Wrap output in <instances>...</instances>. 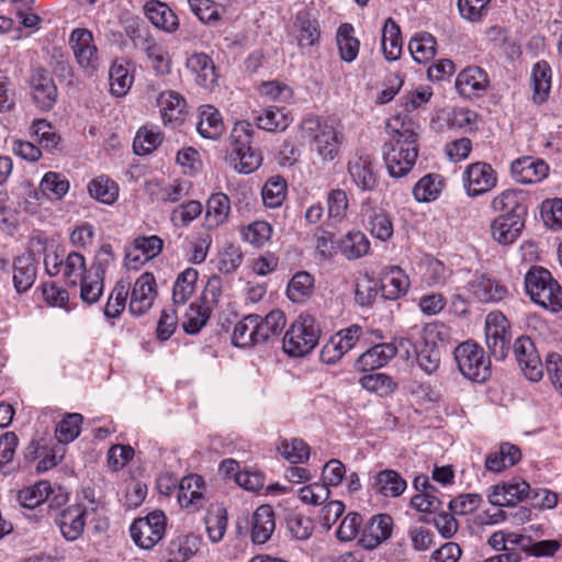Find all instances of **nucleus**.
<instances>
[{
    "label": "nucleus",
    "instance_id": "nucleus-52",
    "mask_svg": "<svg viewBox=\"0 0 562 562\" xmlns=\"http://www.w3.org/2000/svg\"><path fill=\"white\" fill-rule=\"evenodd\" d=\"M80 299L89 305L97 303L103 294L104 278L88 271L79 279Z\"/></svg>",
    "mask_w": 562,
    "mask_h": 562
},
{
    "label": "nucleus",
    "instance_id": "nucleus-29",
    "mask_svg": "<svg viewBox=\"0 0 562 562\" xmlns=\"http://www.w3.org/2000/svg\"><path fill=\"white\" fill-rule=\"evenodd\" d=\"M409 286L408 277L397 266L387 267L381 277V292L387 300H396L404 295Z\"/></svg>",
    "mask_w": 562,
    "mask_h": 562
},
{
    "label": "nucleus",
    "instance_id": "nucleus-8",
    "mask_svg": "<svg viewBox=\"0 0 562 562\" xmlns=\"http://www.w3.org/2000/svg\"><path fill=\"white\" fill-rule=\"evenodd\" d=\"M166 516L161 510L149 513L146 517L137 518L130 527L134 543L140 549H151L165 536Z\"/></svg>",
    "mask_w": 562,
    "mask_h": 562
},
{
    "label": "nucleus",
    "instance_id": "nucleus-39",
    "mask_svg": "<svg viewBox=\"0 0 562 562\" xmlns=\"http://www.w3.org/2000/svg\"><path fill=\"white\" fill-rule=\"evenodd\" d=\"M436 38L427 32L416 33L408 43V50L415 61L426 64L436 54Z\"/></svg>",
    "mask_w": 562,
    "mask_h": 562
},
{
    "label": "nucleus",
    "instance_id": "nucleus-46",
    "mask_svg": "<svg viewBox=\"0 0 562 562\" xmlns=\"http://www.w3.org/2000/svg\"><path fill=\"white\" fill-rule=\"evenodd\" d=\"M88 191L91 198L104 204H113L119 196L117 184L108 177H98L88 184Z\"/></svg>",
    "mask_w": 562,
    "mask_h": 562
},
{
    "label": "nucleus",
    "instance_id": "nucleus-30",
    "mask_svg": "<svg viewBox=\"0 0 562 562\" xmlns=\"http://www.w3.org/2000/svg\"><path fill=\"white\" fill-rule=\"evenodd\" d=\"M471 293L483 303L498 302L507 293V289L498 281L486 276L476 277L469 283Z\"/></svg>",
    "mask_w": 562,
    "mask_h": 562
},
{
    "label": "nucleus",
    "instance_id": "nucleus-43",
    "mask_svg": "<svg viewBox=\"0 0 562 562\" xmlns=\"http://www.w3.org/2000/svg\"><path fill=\"white\" fill-rule=\"evenodd\" d=\"M339 249L347 259H358L368 254L370 241L360 231L349 232L340 240Z\"/></svg>",
    "mask_w": 562,
    "mask_h": 562
},
{
    "label": "nucleus",
    "instance_id": "nucleus-2",
    "mask_svg": "<svg viewBox=\"0 0 562 562\" xmlns=\"http://www.w3.org/2000/svg\"><path fill=\"white\" fill-rule=\"evenodd\" d=\"M302 135L324 161H331L338 155L344 135L333 121L306 117L301 124Z\"/></svg>",
    "mask_w": 562,
    "mask_h": 562
},
{
    "label": "nucleus",
    "instance_id": "nucleus-34",
    "mask_svg": "<svg viewBox=\"0 0 562 562\" xmlns=\"http://www.w3.org/2000/svg\"><path fill=\"white\" fill-rule=\"evenodd\" d=\"M229 213V198L222 192L213 193L206 202L205 226L207 228H215L224 224Z\"/></svg>",
    "mask_w": 562,
    "mask_h": 562
},
{
    "label": "nucleus",
    "instance_id": "nucleus-63",
    "mask_svg": "<svg viewBox=\"0 0 562 562\" xmlns=\"http://www.w3.org/2000/svg\"><path fill=\"white\" fill-rule=\"evenodd\" d=\"M441 190V181L438 175L424 176L413 189L414 196L419 202L436 200Z\"/></svg>",
    "mask_w": 562,
    "mask_h": 562
},
{
    "label": "nucleus",
    "instance_id": "nucleus-49",
    "mask_svg": "<svg viewBox=\"0 0 562 562\" xmlns=\"http://www.w3.org/2000/svg\"><path fill=\"white\" fill-rule=\"evenodd\" d=\"M88 268L86 266L85 257L77 252L70 251L63 259L61 272L67 283L71 286H76L79 282V279L82 278L87 272Z\"/></svg>",
    "mask_w": 562,
    "mask_h": 562
},
{
    "label": "nucleus",
    "instance_id": "nucleus-24",
    "mask_svg": "<svg viewBox=\"0 0 562 562\" xmlns=\"http://www.w3.org/2000/svg\"><path fill=\"white\" fill-rule=\"evenodd\" d=\"M144 11L155 27L167 33L178 30L179 19L165 2L158 0L148 1L144 7Z\"/></svg>",
    "mask_w": 562,
    "mask_h": 562
},
{
    "label": "nucleus",
    "instance_id": "nucleus-22",
    "mask_svg": "<svg viewBox=\"0 0 562 562\" xmlns=\"http://www.w3.org/2000/svg\"><path fill=\"white\" fill-rule=\"evenodd\" d=\"M37 267L34 254L26 251L13 261V284L19 293L26 292L36 280Z\"/></svg>",
    "mask_w": 562,
    "mask_h": 562
},
{
    "label": "nucleus",
    "instance_id": "nucleus-41",
    "mask_svg": "<svg viewBox=\"0 0 562 562\" xmlns=\"http://www.w3.org/2000/svg\"><path fill=\"white\" fill-rule=\"evenodd\" d=\"M355 29L349 23L341 24L336 33V42L340 58L346 63L353 61L359 53L360 42L355 37Z\"/></svg>",
    "mask_w": 562,
    "mask_h": 562
},
{
    "label": "nucleus",
    "instance_id": "nucleus-4",
    "mask_svg": "<svg viewBox=\"0 0 562 562\" xmlns=\"http://www.w3.org/2000/svg\"><path fill=\"white\" fill-rule=\"evenodd\" d=\"M252 134L254 128L247 121L237 122L231 134L229 164L245 175L257 170L262 162L261 154L251 146Z\"/></svg>",
    "mask_w": 562,
    "mask_h": 562
},
{
    "label": "nucleus",
    "instance_id": "nucleus-38",
    "mask_svg": "<svg viewBox=\"0 0 562 562\" xmlns=\"http://www.w3.org/2000/svg\"><path fill=\"white\" fill-rule=\"evenodd\" d=\"M533 94L532 100L537 104L543 103L551 89V67L548 61L540 60L533 65L532 74Z\"/></svg>",
    "mask_w": 562,
    "mask_h": 562
},
{
    "label": "nucleus",
    "instance_id": "nucleus-53",
    "mask_svg": "<svg viewBox=\"0 0 562 562\" xmlns=\"http://www.w3.org/2000/svg\"><path fill=\"white\" fill-rule=\"evenodd\" d=\"M204 521L210 540L212 542L221 541L227 527L226 509L222 506H216L209 509Z\"/></svg>",
    "mask_w": 562,
    "mask_h": 562
},
{
    "label": "nucleus",
    "instance_id": "nucleus-5",
    "mask_svg": "<svg viewBox=\"0 0 562 562\" xmlns=\"http://www.w3.org/2000/svg\"><path fill=\"white\" fill-rule=\"evenodd\" d=\"M321 328L316 319L308 314H301L292 323L283 337V350L292 357L310 353L318 344Z\"/></svg>",
    "mask_w": 562,
    "mask_h": 562
},
{
    "label": "nucleus",
    "instance_id": "nucleus-36",
    "mask_svg": "<svg viewBox=\"0 0 562 562\" xmlns=\"http://www.w3.org/2000/svg\"><path fill=\"white\" fill-rule=\"evenodd\" d=\"M296 41L301 48L316 45L321 37L318 22L311 19L310 14L301 11L296 14L295 22Z\"/></svg>",
    "mask_w": 562,
    "mask_h": 562
},
{
    "label": "nucleus",
    "instance_id": "nucleus-42",
    "mask_svg": "<svg viewBox=\"0 0 562 562\" xmlns=\"http://www.w3.org/2000/svg\"><path fill=\"white\" fill-rule=\"evenodd\" d=\"M130 289L131 282L128 280L121 279L116 281L104 306L103 313L106 318H116L121 315L125 308Z\"/></svg>",
    "mask_w": 562,
    "mask_h": 562
},
{
    "label": "nucleus",
    "instance_id": "nucleus-9",
    "mask_svg": "<svg viewBox=\"0 0 562 562\" xmlns=\"http://www.w3.org/2000/svg\"><path fill=\"white\" fill-rule=\"evenodd\" d=\"M29 85L37 108L42 111L52 110L57 100V87L50 72L43 67L32 68Z\"/></svg>",
    "mask_w": 562,
    "mask_h": 562
},
{
    "label": "nucleus",
    "instance_id": "nucleus-3",
    "mask_svg": "<svg viewBox=\"0 0 562 562\" xmlns=\"http://www.w3.org/2000/svg\"><path fill=\"white\" fill-rule=\"evenodd\" d=\"M525 289L537 305L553 313L562 310V288L548 269L530 267L525 274Z\"/></svg>",
    "mask_w": 562,
    "mask_h": 562
},
{
    "label": "nucleus",
    "instance_id": "nucleus-44",
    "mask_svg": "<svg viewBox=\"0 0 562 562\" xmlns=\"http://www.w3.org/2000/svg\"><path fill=\"white\" fill-rule=\"evenodd\" d=\"M367 228L375 238L385 241L393 235V223L390 216L380 209H372L367 214Z\"/></svg>",
    "mask_w": 562,
    "mask_h": 562
},
{
    "label": "nucleus",
    "instance_id": "nucleus-61",
    "mask_svg": "<svg viewBox=\"0 0 562 562\" xmlns=\"http://www.w3.org/2000/svg\"><path fill=\"white\" fill-rule=\"evenodd\" d=\"M162 142V134L146 126L139 128L133 142L136 155H146L155 150Z\"/></svg>",
    "mask_w": 562,
    "mask_h": 562
},
{
    "label": "nucleus",
    "instance_id": "nucleus-11",
    "mask_svg": "<svg viewBox=\"0 0 562 562\" xmlns=\"http://www.w3.org/2000/svg\"><path fill=\"white\" fill-rule=\"evenodd\" d=\"M497 182L495 170L486 162H473L463 172V186L469 196L491 191Z\"/></svg>",
    "mask_w": 562,
    "mask_h": 562
},
{
    "label": "nucleus",
    "instance_id": "nucleus-18",
    "mask_svg": "<svg viewBox=\"0 0 562 562\" xmlns=\"http://www.w3.org/2000/svg\"><path fill=\"white\" fill-rule=\"evenodd\" d=\"M348 173L362 191H373L378 186V175L369 155H361L348 162Z\"/></svg>",
    "mask_w": 562,
    "mask_h": 562
},
{
    "label": "nucleus",
    "instance_id": "nucleus-62",
    "mask_svg": "<svg viewBox=\"0 0 562 562\" xmlns=\"http://www.w3.org/2000/svg\"><path fill=\"white\" fill-rule=\"evenodd\" d=\"M110 90L116 97H123L133 83V76L128 69L121 64H113L109 71Z\"/></svg>",
    "mask_w": 562,
    "mask_h": 562
},
{
    "label": "nucleus",
    "instance_id": "nucleus-56",
    "mask_svg": "<svg viewBox=\"0 0 562 562\" xmlns=\"http://www.w3.org/2000/svg\"><path fill=\"white\" fill-rule=\"evenodd\" d=\"M359 384L367 391L379 396H387L396 389V383L385 373H370L360 378Z\"/></svg>",
    "mask_w": 562,
    "mask_h": 562
},
{
    "label": "nucleus",
    "instance_id": "nucleus-16",
    "mask_svg": "<svg viewBox=\"0 0 562 562\" xmlns=\"http://www.w3.org/2000/svg\"><path fill=\"white\" fill-rule=\"evenodd\" d=\"M530 486L526 481H513L495 485L487 495L488 502L497 507H513L528 497Z\"/></svg>",
    "mask_w": 562,
    "mask_h": 562
},
{
    "label": "nucleus",
    "instance_id": "nucleus-1",
    "mask_svg": "<svg viewBox=\"0 0 562 562\" xmlns=\"http://www.w3.org/2000/svg\"><path fill=\"white\" fill-rule=\"evenodd\" d=\"M417 125L412 121L402 122L394 128L390 139L383 146V159L392 178L406 176L418 157Z\"/></svg>",
    "mask_w": 562,
    "mask_h": 562
},
{
    "label": "nucleus",
    "instance_id": "nucleus-28",
    "mask_svg": "<svg viewBox=\"0 0 562 562\" xmlns=\"http://www.w3.org/2000/svg\"><path fill=\"white\" fill-rule=\"evenodd\" d=\"M204 481L200 475L183 477L178 485L177 498L181 507L198 509L203 504Z\"/></svg>",
    "mask_w": 562,
    "mask_h": 562
},
{
    "label": "nucleus",
    "instance_id": "nucleus-64",
    "mask_svg": "<svg viewBox=\"0 0 562 562\" xmlns=\"http://www.w3.org/2000/svg\"><path fill=\"white\" fill-rule=\"evenodd\" d=\"M286 528L293 538L307 540L313 533L314 521L301 513H291L286 516Z\"/></svg>",
    "mask_w": 562,
    "mask_h": 562
},
{
    "label": "nucleus",
    "instance_id": "nucleus-6",
    "mask_svg": "<svg viewBox=\"0 0 562 562\" xmlns=\"http://www.w3.org/2000/svg\"><path fill=\"white\" fill-rule=\"evenodd\" d=\"M454 359L459 371L474 382H485L491 376V361L483 348L468 340L454 349Z\"/></svg>",
    "mask_w": 562,
    "mask_h": 562
},
{
    "label": "nucleus",
    "instance_id": "nucleus-55",
    "mask_svg": "<svg viewBox=\"0 0 562 562\" xmlns=\"http://www.w3.org/2000/svg\"><path fill=\"white\" fill-rule=\"evenodd\" d=\"M313 286V277L308 272L300 271L289 282L286 295L292 302H303L312 294Z\"/></svg>",
    "mask_w": 562,
    "mask_h": 562
},
{
    "label": "nucleus",
    "instance_id": "nucleus-19",
    "mask_svg": "<svg viewBox=\"0 0 562 562\" xmlns=\"http://www.w3.org/2000/svg\"><path fill=\"white\" fill-rule=\"evenodd\" d=\"M164 124L180 125L187 114V101L172 90L164 91L157 99Z\"/></svg>",
    "mask_w": 562,
    "mask_h": 562
},
{
    "label": "nucleus",
    "instance_id": "nucleus-7",
    "mask_svg": "<svg viewBox=\"0 0 562 562\" xmlns=\"http://www.w3.org/2000/svg\"><path fill=\"white\" fill-rule=\"evenodd\" d=\"M512 330L509 321L501 312H491L485 318V344L496 360H504L510 350Z\"/></svg>",
    "mask_w": 562,
    "mask_h": 562
},
{
    "label": "nucleus",
    "instance_id": "nucleus-15",
    "mask_svg": "<svg viewBox=\"0 0 562 562\" xmlns=\"http://www.w3.org/2000/svg\"><path fill=\"white\" fill-rule=\"evenodd\" d=\"M510 172L519 183H538L548 176L549 166L542 159L524 156L512 162Z\"/></svg>",
    "mask_w": 562,
    "mask_h": 562
},
{
    "label": "nucleus",
    "instance_id": "nucleus-35",
    "mask_svg": "<svg viewBox=\"0 0 562 562\" xmlns=\"http://www.w3.org/2000/svg\"><path fill=\"white\" fill-rule=\"evenodd\" d=\"M381 45L386 60L395 61L401 57L403 49L401 30L392 18H389L384 23Z\"/></svg>",
    "mask_w": 562,
    "mask_h": 562
},
{
    "label": "nucleus",
    "instance_id": "nucleus-23",
    "mask_svg": "<svg viewBox=\"0 0 562 562\" xmlns=\"http://www.w3.org/2000/svg\"><path fill=\"white\" fill-rule=\"evenodd\" d=\"M393 520L387 514L373 516L367 525L360 543L364 549L372 550L390 538Z\"/></svg>",
    "mask_w": 562,
    "mask_h": 562
},
{
    "label": "nucleus",
    "instance_id": "nucleus-59",
    "mask_svg": "<svg viewBox=\"0 0 562 562\" xmlns=\"http://www.w3.org/2000/svg\"><path fill=\"white\" fill-rule=\"evenodd\" d=\"M257 314H249L235 325L232 341L237 347H250L257 345L256 337L252 335L255 330Z\"/></svg>",
    "mask_w": 562,
    "mask_h": 562
},
{
    "label": "nucleus",
    "instance_id": "nucleus-58",
    "mask_svg": "<svg viewBox=\"0 0 562 562\" xmlns=\"http://www.w3.org/2000/svg\"><path fill=\"white\" fill-rule=\"evenodd\" d=\"M40 190L48 199L60 200L69 190V181L63 175L49 171L44 175Z\"/></svg>",
    "mask_w": 562,
    "mask_h": 562
},
{
    "label": "nucleus",
    "instance_id": "nucleus-17",
    "mask_svg": "<svg viewBox=\"0 0 562 562\" xmlns=\"http://www.w3.org/2000/svg\"><path fill=\"white\" fill-rule=\"evenodd\" d=\"M526 216L499 214L491 223V233L495 241L510 245L517 240L525 227Z\"/></svg>",
    "mask_w": 562,
    "mask_h": 562
},
{
    "label": "nucleus",
    "instance_id": "nucleus-48",
    "mask_svg": "<svg viewBox=\"0 0 562 562\" xmlns=\"http://www.w3.org/2000/svg\"><path fill=\"white\" fill-rule=\"evenodd\" d=\"M212 310L203 303H191L184 314L182 323L183 330L187 334H198L204 327L211 316Z\"/></svg>",
    "mask_w": 562,
    "mask_h": 562
},
{
    "label": "nucleus",
    "instance_id": "nucleus-31",
    "mask_svg": "<svg viewBox=\"0 0 562 562\" xmlns=\"http://www.w3.org/2000/svg\"><path fill=\"white\" fill-rule=\"evenodd\" d=\"M494 212L514 216H526L528 206L524 195L515 190H505L495 196L491 203Z\"/></svg>",
    "mask_w": 562,
    "mask_h": 562
},
{
    "label": "nucleus",
    "instance_id": "nucleus-12",
    "mask_svg": "<svg viewBox=\"0 0 562 562\" xmlns=\"http://www.w3.org/2000/svg\"><path fill=\"white\" fill-rule=\"evenodd\" d=\"M70 44L80 67L93 72L98 68L99 58L92 33L86 29H76L71 32Z\"/></svg>",
    "mask_w": 562,
    "mask_h": 562
},
{
    "label": "nucleus",
    "instance_id": "nucleus-40",
    "mask_svg": "<svg viewBox=\"0 0 562 562\" xmlns=\"http://www.w3.org/2000/svg\"><path fill=\"white\" fill-rule=\"evenodd\" d=\"M198 278L199 272L193 268H187L178 274L172 289L173 305H184L188 302L195 290Z\"/></svg>",
    "mask_w": 562,
    "mask_h": 562
},
{
    "label": "nucleus",
    "instance_id": "nucleus-32",
    "mask_svg": "<svg viewBox=\"0 0 562 562\" xmlns=\"http://www.w3.org/2000/svg\"><path fill=\"white\" fill-rule=\"evenodd\" d=\"M407 487L406 481L394 470L385 469L376 473L373 488L384 497L401 496Z\"/></svg>",
    "mask_w": 562,
    "mask_h": 562
},
{
    "label": "nucleus",
    "instance_id": "nucleus-13",
    "mask_svg": "<svg viewBox=\"0 0 562 562\" xmlns=\"http://www.w3.org/2000/svg\"><path fill=\"white\" fill-rule=\"evenodd\" d=\"M490 85V79L484 69L479 66H469L460 71L456 79V89L467 99L482 97Z\"/></svg>",
    "mask_w": 562,
    "mask_h": 562
},
{
    "label": "nucleus",
    "instance_id": "nucleus-21",
    "mask_svg": "<svg viewBox=\"0 0 562 562\" xmlns=\"http://www.w3.org/2000/svg\"><path fill=\"white\" fill-rule=\"evenodd\" d=\"M397 353V348L392 342H382L374 345L363 353H361L356 367L360 371H373L389 363Z\"/></svg>",
    "mask_w": 562,
    "mask_h": 562
},
{
    "label": "nucleus",
    "instance_id": "nucleus-60",
    "mask_svg": "<svg viewBox=\"0 0 562 562\" xmlns=\"http://www.w3.org/2000/svg\"><path fill=\"white\" fill-rule=\"evenodd\" d=\"M83 418L78 413L67 414L56 426L55 435L59 442L68 443L80 435Z\"/></svg>",
    "mask_w": 562,
    "mask_h": 562
},
{
    "label": "nucleus",
    "instance_id": "nucleus-47",
    "mask_svg": "<svg viewBox=\"0 0 562 562\" xmlns=\"http://www.w3.org/2000/svg\"><path fill=\"white\" fill-rule=\"evenodd\" d=\"M198 132L207 139H216L223 132V122L218 111L207 105L201 111Z\"/></svg>",
    "mask_w": 562,
    "mask_h": 562
},
{
    "label": "nucleus",
    "instance_id": "nucleus-26",
    "mask_svg": "<svg viewBox=\"0 0 562 562\" xmlns=\"http://www.w3.org/2000/svg\"><path fill=\"white\" fill-rule=\"evenodd\" d=\"M286 325L285 315L281 310H272L265 318L257 315L252 335L257 344H263L278 337Z\"/></svg>",
    "mask_w": 562,
    "mask_h": 562
},
{
    "label": "nucleus",
    "instance_id": "nucleus-27",
    "mask_svg": "<svg viewBox=\"0 0 562 562\" xmlns=\"http://www.w3.org/2000/svg\"><path fill=\"white\" fill-rule=\"evenodd\" d=\"M187 68L194 76L196 85L211 88L217 79L213 60L204 53H194L187 60Z\"/></svg>",
    "mask_w": 562,
    "mask_h": 562
},
{
    "label": "nucleus",
    "instance_id": "nucleus-57",
    "mask_svg": "<svg viewBox=\"0 0 562 562\" xmlns=\"http://www.w3.org/2000/svg\"><path fill=\"white\" fill-rule=\"evenodd\" d=\"M508 537H515L512 542L520 543L525 551L533 557H553L561 547L560 541L553 539L532 542L529 537H518L517 535H509Z\"/></svg>",
    "mask_w": 562,
    "mask_h": 562
},
{
    "label": "nucleus",
    "instance_id": "nucleus-45",
    "mask_svg": "<svg viewBox=\"0 0 562 562\" xmlns=\"http://www.w3.org/2000/svg\"><path fill=\"white\" fill-rule=\"evenodd\" d=\"M277 449L291 464L305 463L311 456L310 446L300 438L283 439Z\"/></svg>",
    "mask_w": 562,
    "mask_h": 562
},
{
    "label": "nucleus",
    "instance_id": "nucleus-25",
    "mask_svg": "<svg viewBox=\"0 0 562 562\" xmlns=\"http://www.w3.org/2000/svg\"><path fill=\"white\" fill-rule=\"evenodd\" d=\"M276 529L274 512L270 505L259 506L251 517V540L254 543L263 544L272 536Z\"/></svg>",
    "mask_w": 562,
    "mask_h": 562
},
{
    "label": "nucleus",
    "instance_id": "nucleus-50",
    "mask_svg": "<svg viewBox=\"0 0 562 562\" xmlns=\"http://www.w3.org/2000/svg\"><path fill=\"white\" fill-rule=\"evenodd\" d=\"M47 490H49L48 481H38L37 483L25 487L18 493V501L24 508L34 509L40 507L42 513L45 496H47Z\"/></svg>",
    "mask_w": 562,
    "mask_h": 562
},
{
    "label": "nucleus",
    "instance_id": "nucleus-33",
    "mask_svg": "<svg viewBox=\"0 0 562 562\" xmlns=\"http://www.w3.org/2000/svg\"><path fill=\"white\" fill-rule=\"evenodd\" d=\"M521 459V452L515 445L504 442L497 451L491 452L485 459V468L491 472H501L515 465Z\"/></svg>",
    "mask_w": 562,
    "mask_h": 562
},
{
    "label": "nucleus",
    "instance_id": "nucleus-51",
    "mask_svg": "<svg viewBox=\"0 0 562 562\" xmlns=\"http://www.w3.org/2000/svg\"><path fill=\"white\" fill-rule=\"evenodd\" d=\"M415 353L419 368L426 373H432L438 369L441 358L439 346L419 340L415 344Z\"/></svg>",
    "mask_w": 562,
    "mask_h": 562
},
{
    "label": "nucleus",
    "instance_id": "nucleus-54",
    "mask_svg": "<svg viewBox=\"0 0 562 562\" xmlns=\"http://www.w3.org/2000/svg\"><path fill=\"white\" fill-rule=\"evenodd\" d=\"M286 181L280 177H271L262 188V201L266 206L276 209L281 206L286 196Z\"/></svg>",
    "mask_w": 562,
    "mask_h": 562
},
{
    "label": "nucleus",
    "instance_id": "nucleus-37",
    "mask_svg": "<svg viewBox=\"0 0 562 562\" xmlns=\"http://www.w3.org/2000/svg\"><path fill=\"white\" fill-rule=\"evenodd\" d=\"M257 126L268 132H283L292 123L293 116L285 108L269 106L256 117Z\"/></svg>",
    "mask_w": 562,
    "mask_h": 562
},
{
    "label": "nucleus",
    "instance_id": "nucleus-20",
    "mask_svg": "<svg viewBox=\"0 0 562 562\" xmlns=\"http://www.w3.org/2000/svg\"><path fill=\"white\" fill-rule=\"evenodd\" d=\"M56 524L66 540H77L86 526V509L80 505L69 506L58 514Z\"/></svg>",
    "mask_w": 562,
    "mask_h": 562
},
{
    "label": "nucleus",
    "instance_id": "nucleus-14",
    "mask_svg": "<svg viewBox=\"0 0 562 562\" xmlns=\"http://www.w3.org/2000/svg\"><path fill=\"white\" fill-rule=\"evenodd\" d=\"M156 294V280L154 276L149 272H144L133 285L130 312L134 315L145 314L151 307Z\"/></svg>",
    "mask_w": 562,
    "mask_h": 562
},
{
    "label": "nucleus",
    "instance_id": "nucleus-10",
    "mask_svg": "<svg viewBox=\"0 0 562 562\" xmlns=\"http://www.w3.org/2000/svg\"><path fill=\"white\" fill-rule=\"evenodd\" d=\"M513 352L524 375L531 382L540 381L543 366L533 341L527 336L518 337L513 344Z\"/></svg>",
    "mask_w": 562,
    "mask_h": 562
}]
</instances>
